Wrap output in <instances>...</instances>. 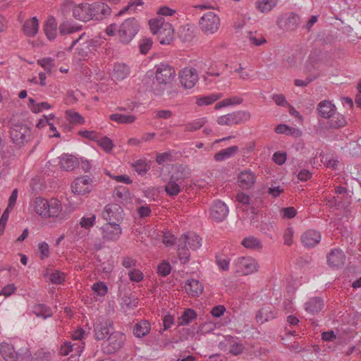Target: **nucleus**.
Masks as SVG:
<instances>
[{
	"label": "nucleus",
	"instance_id": "obj_56",
	"mask_svg": "<svg viewBox=\"0 0 361 361\" xmlns=\"http://www.w3.org/2000/svg\"><path fill=\"white\" fill-rule=\"evenodd\" d=\"M152 46V40L150 38H143L140 41L139 47L141 54H146Z\"/></svg>",
	"mask_w": 361,
	"mask_h": 361
},
{
	"label": "nucleus",
	"instance_id": "obj_60",
	"mask_svg": "<svg viewBox=\"0 0 361 361\" xmlns=\"http://www.w3.org/2000/svg\"><path fill=\"white\" fill-rule=\"evenodd\" d=\"M129 279L133 282H140L142 281L144 276L142 272L137 269H133L128 272Z\"/></svg>",
	"mask_w": 361,
	"mask_h": 361
},
{
	"label": "nucleus",
	"instance_id": "obj_5",
	"mask_svg": "<svg viewBox=\"0 0 361 361\" xmlns=\"http://www.w3.org/2000/svg\"><path fill=\"white\" fill-rule=\"evenodd\" d=\"M10 135L13 142L19 146L27 143L32 139L31 129L22 123L12 124Z\"/></svg>",
	"mask_w": 361,
	"mask_h": 361
},
{
	"label": "nucleus",
	"instance_id": "obj_59",
	"mask_svg": "<svg viewBox=\"0 0 361 361\" xmlns=\"http://www.w3.org/2000/svg\"><path fill=\"white\" fill-rule=\"evenodd\" d=\"M158 274L161 276H166L171 273V264L166 262L163 261L160 263L157 267Z\"/></svg>",
	"mask_w": 361,
	"mask_h": 361
},
{
	"label": "nucleus",
	"instance_id": "obj_52",
	"mask_svg": "<svg viewBox=\"0 0 361 361\" xmlns=\"http://www.w3.org/2000/svg\"><path fill=\"white\" fill-rule=\"evenodd\" d=\"M216 263L219 268L223 271H228L229 269L230 259L223 255H216Z\"/></svg>",
	"mask_w": 361,
	"mask_h": 361
},
{
	"label": "nucleus",
	"instance_id": "obj_54",
	"mask_svg": "<svg viewBox=\"0 0 361 361\" xmlns=\"http://www.w3.org/2000/svg\"><path fill=\"white\" fill-rule=\"evenodd\" d=\"M37 63L40 65L44 71L51 73L54 68V59L50 57L44 58L37 61Z\"/></svg>",
	"mask_w": 361,
	"mask_h": 361
},
{
	"label": "nucleus",
	"instance_id": "obj_41",
	"mask_svg": "<svg viewBox=\"0 0 361 361\" xmlns=\"http://www.w3.org/2000/svg\"><path fill=\"white\" fill-rule=\"evenodd\" d=\"M197 317V314L192 309L185 310L180 317L178 318V326H184L190 324Z\"/></svg>",
	"mask_w": 361,
	"mask_h": 361
},
{
	"label": "nucleus",
	"instance_id": "obj_34",
	"mask_svg": "<svg viewBox=\"0 0 361 361\" xmlns=\"http://www.w3.org/2000/svg\"><path fill=\"white\" fill-rule=\"evenodd\" d=\"M32 312L37 317H42L44 319L51 317L53 314L51 308L44 304H35L32 307Z\"/></svg>",
	"mask_w": 361,
	"mask_h": 361
},
{
	"label": "nucleus",
	"instance_id": "obj_25",
	"mask_svg": "<svg viewBox=\"0 0 361 361\" xmlns=\"http://www.w3.org/2000/svg\"><path fill=\"white\" fill-rule=\"evenodd\" d=\"M59 159L60 167L64 171H73L79 165L78 159L71 154H63L59 157Z\"/></svg>",
	"mask_w": 361,
	"mask_h": 361
},
{
	"label": "nucleus",
	"instance_id": "obj_11",
	"mask_svg": "<svg viewBox=\"0 0 361 361\" xmlns=\"http://www.w3.org/2000/svg\"><path fill=\"white\" fill-rule=\"evenodd\" d=\"M102 237L104 242H116L122 234V228L118 223H106L101 228Z\"/></svg>",
	"mask_w": 361,
	"mask_h": 361
},
{
	"label": "nucleus",
	"instance_id": "obj_49",
	"mask_svg": "<svg viewBox=\"0 0 361 361\" xmlns=\"http://www.w3.org/2000/svg\"><path fill=\"white\" fill-rule=\"evenodd\" d=\"M346 123L344 116L341 114L333 115L329 121V126L332 128H339L344 126Z\"/></svg>",
	"mask_w": 361,
	"mask_h": 361
},
{
	"label": "nucleus",
	"instance_id": "obj_48",
	"mask_svg": "<svg viewBox=\"0 0 361 361\" xmlns=\"http://www.w3.org/2000/svg\"><path fill=\"white\" fill-rule=\"evenodd\" d=\"M65 114L70 123L73 124H83L85 123V118L78 112L72 109L66 110Z\"/></svg>",
	"mask_w": 361,
	"mask_h": 361
},
{
	"label": "nucleus",
	"instance_id": "obj_12",
	"mask_svg": "<svg viewBox=\"0 0 361 361\" xmlns=\"http://www.w3.org/2000/svg\"><path fill=\"white\" fill-rule=\"evenodd\" d=\"M113 330L114 322L111 319L100 318L94 324V337L97 340H104Z\"/></svg>",
	"mask_w": 361,
	"mask_h": 361
},
{
	"label": "nucleus",
	"instance_id": "obj_9",
	"mask_svg": "<svg viewBox=\"0 0 361 361\" xmlns=\"http://www.w3.org/2000/svg\"><path fill=\"white\" fill-rule=\"evenodd\" d=\"M233 267L235 272L242 275L253 274L258 269L257 262L250 257H238L233 262Z\"/></svg>",
	"mask_w": 361,
	"mask_h": 361
},
{
	"label": "nucleus",
	"instance_id": "obj_51",
	"mask_svg": "<svg viewBox=\"0 0 361 361\" xmlns=\"http://www.w3.org/2000/svg\"><path fill=\"white\" fill-rule=\"evenodd\" d=\"M96 142H97L99 145L106 152H111L114 147L112 140L106 136L100 137L99 135L98 140H97Z\"/></svg>",
	"mask_w": 361,
	"mask_h": 361
},
{
	"label": "nucleus",
	"instance_id": "obj_18",
	"mask_svg": "<svg viewBox=\"0 0 361 361\" xmlns=\"http://www.w3.org/2000/svg\"><path fill=\"white\" fill-rule=\"evenodd\" d=\"M111 8L104 3L94 2L90 4V14L91 16L90 18V20H102L109 16L111 14Z\"/></svg>",
	"mask_w": 361,
	"mask_h": 361
},
{
	"label": "nucleus",
	"instance_id": "obj_3",
	"mask_svg": "<svg viewBox=\"0 0 361 361\" xmlns=\"http://www.w3.org/2000/svg\"><path fill=\"white\" fill-rule=\"evenodd\" d=\"M149 25L152 32L157 35L160 44H169L173 41V29L170 23L165 22L163 17L151 19Z\"/></svg>",
	"mask_w": 361,
	"mask_h": 361
},
{
	"label": "nucleus",
	"instance_id": "obj_14",
	"mask_svg": "<svg viewBox=\"0 0 361 361\" xmlns=\"http://www.w3.org/2000/svg\"><path fill=\"white\" fill-rule=\"evenodd\" d=\"M250 116L249 113L246 111H236L219 117L217 123L221 126H233L246 121Z\"/></svg>",
	"mask_w": 361,
	"mask_h": 361
},
{
	"label": "nucleus",
	"instance_id": "obj_29",
	"mask_svg": "<svg viewBox=\"0 0 361 361\" xmlns=\"http://www.w3.org/2000/svg\"><path fill=\"white\" fill-rule=\"evenodd\" d=\"M185 289L188 294L196 297L202 293L203 286L198 280L190 279L185 283Z\"/></svg>",
	"mask_w": 361,
	"mask_h": 361
},
{
	"label": "nucleus",
	"instance_id": "obj_6",
	"mask_svg": "<svg viewBox=\"0 0 361 361\" xmlns=\"http://www.w3.org/2000/svg\"><path fill=\"white\" fill-rule=\"evenodd\" d=\"M221 20L218 15L214 12H207L199 20V26L202 32L206 35H213L220 27Z\"/></svg>",
	"mask_w": 361,
	"mask_h": 361
},
{
	"label": "nucleus",
	"instance_id": "obj_62",
	"mask_svg": "<svg viewBox=\"0 0 361 361\" xmlns=\"http://www.w3.org/2000/svg\"><path fill=\"white\" fill-rule=\"evenodd\" d=\"M142 4L143 2L142 0H132L128 3V4L126 7H124L117 13V16H122L128 11L131 10L133 7H135L137 6H142Z\"/></svg>",
	"mask_w": 361,
	"mask_h": 361
},
{
	"label": "nucleus",
	"instance_id": "obj_21",
	"mask_svg": "<svg viewBox=\"0 0 361 361\" xmlns=\"http://www.w3.org/2000/svg\"><path fill=\"white\" fill-rule=\"evenodd\" d=\"M255 182V174L251 170L240 171L238 175V185L242 190H250L252 188Z\"/></svg>",
	"mask_w": 361,
	"mask_h": 361
},
{
	"label": "nucleus",
	"instance_id": "obj_28",
	"mask_svg": "<svg viewBox=\"0 0 361 361\" xmlns=\"http://www.w3.org/2000/svg\"><path fill=\"white\" fill-rule=\"evenodd\" d=\"M319 114L324 118H330L335 114L336 106L331 102L324 100L319 102L317 107Z\"/></svg>",
	"mask_w": 361,
	"mask_h": 361
},
{
	"label": "nucleus",
	"instance_id": "obj_45",
	"mask_svg": "<svg viewBox=\"0 0 361 361\" xmlns=\"http://www.w3.org/2000/svg\"><path fill=\"white\" fill-rule=\"evenodd\" d=\"M83 347L78 345L77 344H71V342H66L63 345H61L59 353L63 356L68 355L73 350H76L78 353H80L82 351Z\"/></svg>",
	"mask_w": 361,
	"mask_h": 361
},
{
	"label": "nucleus",
	"instance_id": "obj_4",
	"mask_svg": "<svg viewBox=\"0 0 361 361\" xmlns=\"http://www.w3.org/2000/svg\"><path fill=\"white\" fill-rule=\"evenodd\" d=\"M90 4L81 3L76 4L72 0H65L61 5V11L64 15L72 13V16L78 20L87 22L90 20Z\"/></svg>",
	"mask_w": 361,
	"mask_h": 361
},
{
	"label": "nucleus",
	"instance_id": "obj_64",
	"mask_svg": "<svg viewBox=\"0 0 361 361\" xmlns=\"http://www.w3.org/2000/svg\"><path fill=\"white\" fill-rule=\"evenodd\" d=\"M257 8L262 13L269 12L271 10L270 0L259 1L257 3Z\"/></svg>",
	"mask_w": 361,
	"mask_h": 361
},
{
	"label": "nucleus",
	"instance_id": "obj_2",
	"mask_svg": "<svg viewBox=\"0 0 361 361\" xmlns=\"http://www.w3.org/2000/svg\"><path fill=\"white\" fill-rule=\"evenodd\" d=\"M202 245V238L194 232H188L182 235L178 241V255L182 263L185 264L190 259L189 250H197Z\"/></svg>",
	"mask_w": 361,
	"mask_h": 361
},
{
	"label": "nucleus",
	"instance_id": "obj_8",
	"mask_svg": "<svg viewBox=\"0 0 361 361\" xmlns=\"http://www.w3.org/2000/svg\"><path fill=\"white\" fill-rule=\"evenodd\" d=\"M139 30V25L134 18L126 19L120 26L118 33L123 43L130 42Z\"/></svg>",
	"mask_w": 361,
	"mask_h": 361
},
{
	"label": "nucleus",
	"instance_id": "obj_15",
	"mask_svg": "<svg viewBox=\"0 0 361 361\" xmlns=\"http://www.w3.org/2000/svg\"><path fill=\"white\" fill-rule=\"evenodd\" d=\"M92 179L89 176L77 178L71 184L72 192L78 195H84L92 190Z\"/></svg>",
	"mask_w": 361,
	"mask_h": 361
},
{
	"label": "nucleus",
	"instance_id": "obj_26",
	"mask_svg": "<svg viewBox=\"0 0 361 361\" xmlns=\"http://www.w3.org/2000/svg\"><path fill=\"white\" fill-rule=\"evenodd\" d=\"M0 353L6 361H16L18 353L11 343L3 342L0 344Z\"/></svg>",
	"mask_w": 361,
	"mask_h": 361
},
{
	"label": "nucleus",
	"instance_id": "obj_58",
	"mask_svg": "<svg viewBox=\"0 0 361 361\" xmlns=\"http://www.w3.org/2000/svg\"><path fill=\"white\" fill-rule=\"evenodd\" d=\"M287 159V153L283 151H278L272 154V161L279 165L283 164Z\"/></svg>",
	"mask_w": 361,
	"mask_h": 361
},
{
	"label": "nucleus",
	"instance_id": "obj_55",
	"mask_svg": "<svg viewBox=\"0 0 361 361\" xmlns=\"http://www.w3.org/2000/svg\"><path fill=\"white\" fill-rule=\"evenodd\" d=\"M280 214L283 219H290L297 214V211L293 207H284L279 209Z\"/></svg>",
	"mask_w": 361,
	"mask_h": 361
},
{
	"label": "nucleus",
	"instance_id": "obj_63",
	"mask_svg": "<svg viewBox=\"0 0 361 361\" xmlns=\"http://www.w3.org/2000/svg\"><path fill=\"white\" fill-rule=\"evenodd\" d=\"M171 157L169 152L160 153L157 155L156 161L158 164L161 165L167 161H171Z\"/></svg>",
	"mask_w": 361,
	"mask_h": 361
},
{
	"label": "nucleus",
	"instance_id": "obj_7",
	"mask_svg": "<svg viewBox=\"0 0 361 361\" xmlns=\"http://www.w3.org/2000/svg\"><path fill=\"white\" fill-rule=\"evenodd\" d=\"M126 335L121 331H112L103 343V350L106 354H112L120 350L125 343Z\"/></svg>",
	"mask_w": 361,
	"mask_h": 361
},
{
	"label": "nucleus",
	"instance_id": "obj_37",
	"mask_svg": "<svg viewBox=\"0 0 361 361\" xmlns=\"http://www.w3.org/2000/svg\"><path fill=\"white\" fill-rule=\"evenodd\" d=\"M111 121H115L119 124H130L135 121L136 116L134 115H126L122 114H113L109 116Z\"/></svg>",
	"mask_w": 361,
	"mask_h": 361
},
{
	"label": "nucleus",
	"instance_id": "obj_44",
	"mask_svg": "<svg viewBox=\"0 0 361 361\" xmlns=\"http://www.w3.org/2000/svg\"><path fill=\"white\" fill-rule=\"evenodd\" d=\"M207 121V118L202 117L191 122H188L185 125V130L189 132L196 131L204 126Z\"/></svg>",
	"mask_w": 361,
	"mask_h": 361
},
{
	"label": "nucleus",
	"instance_id": "obj_32",
	"mask_svg": "<svg viewBox=\"0 0 361 361\" xmlns=\"http://www.w3.org/2000/svg\"><path fill=\"white\" fill-rule=\"evenodd\" d=\"M238 152V146H232L220 150L214 154V159L216 161H222L233 157Z\"/></svg>",
	"mask_w": 361,
	"mask_h": 361
},
{
	"label": "nucleus",
	"instance_id": "obj_47",
	"mask_svg": "<svg viewBox=\"0 0 361 361\" xmlns=\"http://www.w3.org/2000/svg\"><path fill=\"white\" fill-rule=\"evenodd\" d=\"M242 102L243 99L240 97L233 96L223 99L222 101L216 104L215 108L218 109L228 106L240 104Z\"/></svg>",
	"mask_w": 361,
	"mask_h": 361
},
{
	"label": "nucleus",
	"instance_id": "obj_22",
	"mask_svg": "<svg viewBox=\"0 0 361 361\" xmlns=\"http://www.w3.org/2000/svg\"><path fill=\"white\" fill-rule=\"evenodd\" d=\"M328 264L333 268H338L345 263V255L340 249L331 250L326 256Z\"/></svg>",
	"mask_w": 361,
	"mask_h": 361
},
{
	"label": "nucleus",
	"instance_id": "obj_43",
	"mask_svg": "<svg viewBox=\"0 0 361 361\" xmlns=\"http://www.w3.org/2000/svg\"><path fill=\"white\" fill-rule=\"evenodd\" d=\"M241 244L247 249L259 250L262 247L261 241L253 236H248L245 238Z\"/></svg>",
	"mask_w": 361,
	"mask_h": 361
},
{
	"label": "nucleus",
	"instance_id": "obj_23",
	"mask_svg": "<svg viewBox=\"0 0 361 361\" xmlns=\"http://www.w3.org/2000/svg\"><path fill=\"white\" fill-rule=\"evenodd\" d=\"M321 240V233L315 230H308L301 236L302 245L307 247H314Z\"/></svg>",
	"mask_w": 361,
	"mask_h": 361
},
{
	"label": "nucleus",
	"instance_id": "obj_40",
	"mask_svg": "<svg viewBox=\"0 0 361 361\" xmlns=\"http://www.w3.org/2000/svg\"><path fill=\"white\" fill-rule=\"evenodd\" d=\"M82 26L68 21L63 22L60 24L59 30L62 35L72 34L81 30Z\"/></svg>",
	"mask_w": 361,
	"mask_h": 361
},
{
	"label": "nucleus",
	"instance_id": "obj_57",
	"mask_svg": "<svg viewBox=\"0 0 361 361\" xmlns=\"http://www.w3.org/2000/svg\"><path fill=\"white\" fill-rule=\"evenodd\" d=\"M269 313L268 307L260 309L256 314V319L257 322L262 324L264 322L268 321Z\"/></svg>",
	"mask_w": 361,
	"mask_h": 361
},
{
	"label": "nucleus",
	"instance_id": "obj_13",
	"mask_svg": "<svg viewBox=\"0 0 361 361\" xmlns=\"http://www.w3.org/2000/svg\"><path fill=\"white\" fill-rule=\"evenodd\" d=\"M102 217L107 223L119 224L123 219V210L117 204H109L102 212Z\"/></svg>",
	"mask_w": 361,
	"mask_h": 361
},
{
	"label": "nucleus",
	"instance_id": "obj_24",
	"mask_svg": "<svg viewBox=\"0 0 361 361\" xmlns=\"http://www.w3.org/2000/svg\"><path fill=\"white\" fill-rule=\"evenodd\" d=\"M23 33L29 37H35L39 30V21L37 17H32L26 20L22 27Z\"/></svg>",
	"mask_w": 361,
	"mask_h": 361
},
{
	"label": "nucleus",
	"instance_id": "obj_20",
	"mask_svg": "<svg viewBox=\"0 0 361 361\" xmlns=\"http://www.w3.org/2000/svg\"><path fill=\"white\" fill-rule=\"evenodd\" d=\"M276 23L281 29L294 30L300 24V17L295 13L285 14L277 19Z\"/></svg>",
	"mask_w": 361,
	"mask_h": 361
},
{
	"label": "nucleus",
	"instance_id": "obj_17",
	"mask_svg": "<svg viewBox=\"0 0 361 361\" xmlns=\"http://www.w3.org/2000/svg\"><path fill=\"white\" fill-rule=\"evenodd\" d=\"M176 75L174 68L166 63H160L156 66V80L159 84L170 83Z\"/></svg>",
	"mask_w": 361,
	"mask_h": 361
},
{
	"label": "nucleus",
	"instance_id": "obj_39",
	"mask_svg": "<svg viewBox=\"0 0 361 361\" xmlns=\"http://www.w3.org/2000/svg\"><path fill=\"white\" fill-rule=\"evenodd\" d=\"M190 171L187 166H179L176 170L173 173L171 178L176 180V182L182 184L184 179L189 177Z\"/></svg>",
	"mask_w": 361,
	"mask_h": 361
},
{
	"label": "nucleus",
	"instance_id": "obj_42",
	"mask_svg": "<svg viewBox=\"0 0 361 361\" xmlns=\"http://www.w3.org/2000/svg\"><path fill=\"white\" fill-rule=\"evenodd\" d=\"M114 74L117 80H123L130 74V69L125 63H117L114 66Z\"/></svg>",
	"mask_w": 361,
	"mask_h": 361
},
{
	"label": "nucleus",
	"instance_id": "obj_19",
	"mask_svg": "<svg viewBox=\"0 0 361 361\" xmlns=\"http://www.w3.org/2000/svg\"><path fill=\"white\" fill-rule=\"evenodd\" d=\"M228 207L221 200H216L210 207V216L216 222L224 221L228 214Z\"/></svg>",
	"mask_w": 361,
	"mask_h": 361
},
{
	"label": "nucleus",
	"instance_id": "obj_53",
	"mask_svg": "<svg viewBox=\"0 0 361 361\" xmlns=\"http://www.w3.org/2000/svg\"><path fill=\"white\" fill-rule=\"evenodd\" d=\"M219 98V97L214 94L197 97L196 104L198 106H207L214 103Z\"/></svg>",
	"mask_w": 361,
	"mask_h": 361
},
{
	"label": "nucleus",
	"instance_id": "obj_61",
	"mask_svg": "<svg viewBox=\"0 0 361 361\" xmlns=\"http://www.w3.org/2000/svg\"><path fill=\"white\" fill-rule=\"evenodd\" d=\"M49 279L52 283L60 284L64 281V274L59 271H55L49 275Z\"/></svg>",
	"mask_w": 361,
	"mask_h": 361
},
{
	"label": "nucleus",
	"instance_id": "obj_36",
	"mask_svg": "<svg viewBox=\"0 0 361 361\" xmlns=\"http://www.w3.org/2000/svg\"><path fill=\"white\" fill-rule=\"evenodd\" d=\"M178 37L183 42H190L195 37V29L189 25L181 26L178 31Z\"/></svg>",
	"mask_w": 361,
	"mask_h": 361
},
{
	"label": "nucleus",
	"instance_id": "obj_10",
	"mask_svg": "<svg viewBox=\"0 0 361 361\" xmlns=\"http://www.w3.org/2000/svg\"><path fill=\"white\" fill-rule=\"evenodd\" d=\"M95 42L92 39H90L85 33L81 34L76 39L72 42L68 51H71L73 47L78 44L77 47V53L81 58L87 56L88 54L92 51V48L94 46Z\"/></svg>",
	"mask_w": 361,
	"mask_h": 361
},
{
	"label": "nucleus",
	"instance_id": "obj_50",
	"mask_svg": "<svg viewBox=\"0 0 361 361\" xmlns=\"http://www.w3.org/2000/svg\"><path fill=\"white\" fill-rule=\"evenodd\" d=\"M92 290L97 295L104 297L108 292V287L104 282L98 281L93 283L92 286Z\"/></svg>",
	"mask_w": 361,
	"mask_h": 361
},
{
	"label": "nucleus",
	"instance_id": "obj_33",
	"mask_svg": "<svg viewBox=\"0 0 361 361\" xmlns=\"http://www.w3.org/2000/svg\"><path fill=\"white\" fill-rule=\"evenodd\" d=\"M149 163L147 159L142 158L133 162L131 166L138 174L144 176L150 169Z\"/></svg>",
	"mask_w": 361,
	"mask_h": 361
},
{
	"label": "nucleus",
	"instance_id": "obj_38",
	"mask_svg": "<svg viewBox=\"0 0 361 361\" xmlns=\"http://www.w3.org/2000/svg\"><path fill=\"white\" fill-rule=\"evenodd\" d=\"M181 186L182 184L170 178L169 181L164 186V190L167 195L170 197H174L180 192Z\"/></svg>",
	"mask_w": 361,
	"mask_h": 361
},
{
	"label": "nucleus",
	"instance_id": "obj_35",
	"mask_svg": "<svg viewBox=\"0 0 361 361\" xmlns=\"http://www.w3.org/2000/svg\"><path fill=\"white\" fill-rule=\"evenodd\" d=\"M150 331V324L147 320H141L137 323L133 329V334L137 338H142L147 335Z\"/></svg>",
	"mask_w": 361,
	"mask_h": 361
},
{
	"label": "nucleus",
	"instance_id": "obj_1",
	"mask_svg": "<svg viewBox=\"0 0 361 361\" xmlns=\"http://www.w3.org/2000/svg\"><path fill=\"white\" fill-rule=\"evenodd\" d=\"M32 205L35 212L42 218L52 219L56 223H62L69 216L57 199L51 198L48 200L39 197H36Z\"/></svg>",
	"mask_w": 361,
	"mask_h": 361
},
{
	"label": "nucleus",
	"instance_id": "obj_27",
	"mask_svg": "<svg viewBox=\"0 0 361 361\" xmlns=\"http://www.w3.org/2000/svg\"><path fill=\"white\" fill-rule=\"evenodd\" d=\"M324 302L323 299L319 297L310 298L305 304V309L312 314L319 313L324 307Z\"/></svg>",
	"mask_w": 361,
	"mask_h": 361
},
{
	"label": "nucleus",
	"instance_id": "obj_16",
	"mask_svg": "<svg viewBox=\"0 0 361 361\" xmlns=\"http://www.w3.org/2000/svg\"><path fill=\"white\" fill-rule=\"evenodd\" d=\"M178 76L181 85L185 89L192 88L199 80L196 69L192 67L183 68Z\"/></svg>",
	"mask_w": 361,
	"mask_h": 361
},
{
	"label": "nucleus",
	"instance_id": "obj_30",
	"mask_svg": "<svg viewBox=\"0 0 361 361\" xmlns=\"http://www.w3.org/2000/svg\"><path fill=\"white\" fill-rule=\"evenodd\" d=\"M44 30L49 40H54L57 35V23L54 17L49 18L44 23Z\"/></svg>",
	"mask_w": 361,
	"mask_h": 361
},
{
	"label": "nucleus",
	"instance_id": "obj_46",
	"mask_svg": "<svg viewBox=\"0 0 361 361\" xmlns=\"http://www.w3.org/2000/svg\"><path fill=\"white\" fill-rule=\"evenodd\" d=\"M96 222V215L94 214H89L83 216L79 221L81 228L89 230L93 227Z\"/></svg>",
	"mask_w": 361,
	"mask_h": 361
},
{
	"label": "nucleus",
	"instance_id": "obj_31",
	"mask_svg": "<svg viewBox=\"0 0 361 361\" xmlns=\"http://www.w3.org/2000/svg\"><path fill=\"white\" fill-rule=\"evenodd\" d=\"M274 130L278 134H284L294 137H299L302 135V131L299 128H292L286 124L276 126Z\"/></svg>",
	"mask_w": 361,
	"mask_h": 361
}]
</instances>
